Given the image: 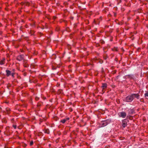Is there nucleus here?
<instances>
[{
  "instance_id": "nucleus-1",
  "label": "nucleus",
  "mask_w": 148,
  "mask_h": 148,
  "mask_svg": "<svg viewBox=\"0 0 148 148\" xmlns=\"http://www.w3.org/2000/svg\"><path fill=\"white\" fill-rule=\"evenodd\" d=\"M110 122L111 120L110 119H108L101 122L100 123V125L101 126V127L105 126L110 123Z\"/></svg>"
},
{
  "instance_id": "nucleus-2",
  "label": "nucleus",
  "mask_w": 148,
  "mask_h": 148,
  "mask_svg": "<svg viewBox=\"0 0 148 148\" xmlns=\"http://www.w3.org/2000/svg\"><path fill=\"white\" fill-rule=\"evenodd\" d=\"M125 101L127 102H131L133 100V98L131 95H128L127 97L125 99Z\"/></svg>"
},
{
  "instance_id": "nucleus-3",
  "label": "nucleus",
  "mask_w": 148,
  "mask_h": 148,
  "mask_svg": "<svg viewBox=\"0 0 148 148\" xmlns=\"http://www.w3.org/2000/svg\"><path fill=\"white\" fill-rule=\"evenodd\" d=\"M132 97L133 98V99H134L135 98H136L137 99H138L140 98V95L138 93L135 94L133 93L131 95Z\"/></svg>"
},
{
  "instance_id": "nucleus-4",
  "label": "nucleus",
  "mask_w": 148,
  "mask_h": 148,
  "mask_svg": "<svg viewBox=\"0 0 148 148\" xmlns=\"http://www.w3.org/2000/svg\"><path fill=\"white\" fill-rule=\"evenodd\" d=\"M128 120L126 119H124L122 121V126L123 127H126L127 126V123Z\"/></svg>"
},
{
  "instance_id": "nucleus-5",
  "label": "nucleus",
  "mask_w": 148,
  "mask_h": 148,
  "mask_svg": "<svg viewBox=\"0 0 148 148\" xmlns=\"http://www.w3.org/2000/svg\"><path fill=\"white\" fill-rule=\"evenodd\" d=\"M119 116L123 118H125L126 116V113L124 112H121Z\"/></svg>"
},
{
  "instance_id": "nucleus-6",
  "label": "nucleus",
  "mask_w": 148,
  "mask_h": 148,
  "mask_svg": "<svg viewBox=\"0 0 148 148\" xmlns=\"http://www.w3.org/2000/svg\"><path fill=\"white\" fill-rule=\"evenodd\" d=\"M24 59V56L23 55H21L18 56L17 58V59L18 60L20 61L23 60Z\"/></svg>"
},
{
  "instance_id": "nucleus-7",
  "label": "nucleus",
  "mask_w": 148,
  "mask_h": 148,
  "mask_svg": "<svg viewBox=\"0 0 148 148\" xmlns=\"http://www.w3.org/2000/svg\"><path fill=\"white\" fill-rule=\"evenodd\" d=\"M5 71L6 73V75L8 77L11 75V73L10 71L8 70H6Z\"/></svg>"
},
{
  "instance_id": "nucleus-8",
  "label": "nucleus",
  "mask_w": 148,
  "mask_h": 148,
  "mask_svg": "<svg viewBox=\"0 0 148 148\" xmlns=\"http://www.w3.org/2000/svg\"><path fill=\"white\" fill-rule=\"evenodd\" d=\"M107 87V84L106 83H103L102 84L101 87L103 89H105Z\"/></svg>"
},
{
  "instance_id": "nucleus-9",
  "label": "nucleus",
  "mask_w": 148,
  "mask_h": 148,
  "mask_svg": "<svg viewBox=\"0 0 148 148\" xmlns=\"http://www.w3.org/2000/svg\"><path fill=\"white\" fill-rule=\"evenodd\" d=\"M128 77L130 79H134V76L133 75H127Z\"/></svg>"
},
{
  "instance_id": "nucleus-10",
  "label": "nucleus",
  "mask_w": 148,
  "mask_h": 148,
  "mask_svg": "<svg viewBox=\"0 0 148 148\" xmlns=\"http://www.w3.org/2000/svg\"><path fill=\"white\" fill-rule=\"evenodd\" d=\"M66 121V120L65 119H64L61 120L60 122L62 123H64Z\"/></svg>"
},
{
  "instance_id": "nucleus-11",
  "label": "nucleus",
  "mask_w": 148,
  "mask_h": 148,
  "mask_svg": "<svg viewBox=\"0 0 148 148\" xmlns=\"http://www.w3.org/2000/svg\"><path fill=\"white\" fill-rule=\"evenodd\" d=\"M45 132L48 134H49L50 133L49 130L48 129H46L45 131Z\"/></svg>"
},
{
  "instance_id": "nucleus-12",
  "label": "nucleus",
  "mask_w": 148,
  "mask_h": 148,
  "mask_svg": "<svg viewBox=\"0 0 148 148\" xmlns=\"http://www.w3.org/2000/svg\"><path fill=\"white\" fill-rule=\"evenodd\" d=\"M5 59H4L3 60H1L0 61V64L1 65H2L4 64V63L3 62L4 61Z\"/></svg>"
},
{
  "instance_id": "nucleus-13",
  "label": "nucleus",
  "mask_w": 148,
  "mask_h": 148,
  "mask_svg": "<svg viewBox=\"0 0 148 148\" xmlns=\"http://www.w3.org/2000/svg\"><path fill=\"white\" fill-rule=\"evenodd\" d=\"M145 97H148V92L147 91L145 94Z\"/></svg>"
},
{
  "instance_id": "nucleus-14",
  "label": "nucleus",
  "mask_w": 148,
  "mask_h": 148,
  "mask_svg": "<svg viewBox=\"0 0 148 148\" xmlns=\"http://www.w3.org/2000/svg\"><path fill=\"white\" fill-rule=\"evenodd\" d=\"M14 73H11V75H12V77H14Z\"/></svg>"
},
{
  "instance_id": "nucleus-15",
  "label": "nucleus",
  "mask_w": 148,
  "mask_h": 148,
  "mask_svg": "<svg viewBox=\"0 0 148 148\" xmlns=\"http://www.w3.org/2000/svg\"><path fill=\"white\" fill-rule=\"evenodd\" d=\"M94 22L95 23V24H99V23H97L96 22V21H95V19H94Z\"/></svg>"
},
{
  "instance_id": "nucleus-16",
  "label": "nucleus",
  "mask_w": 148,
  "mask_h": 148,
  "mask_svg": "<svg viewBox=\"0 0 148 148\" xmlns=\"http://www.w3.org/2000/svg\"><path fill=\"white\" fill-rule=\"evenodd\" d=\"M33 141H31L30 142V145H32L33 144Z\"/></svg>"
},
{
  "instance_id": "nucleus-17",
  "label": "nucleus",
  "mask_w": 148,
  "mask_h": 148,
  "mask_svg": "<svg viewBox=\"0 0 148 148\" xmlns=\"http://www.w3.org/2000/svg\"><path fill=\"white\" fill-rule=\"evenodd\" d=\"M65 119L66 120V121L67 120H69V118H66Z\"/></svg>"
},
{
  "instance_id": "nucleus-18",
  "label": "nucleus",
  "mask_w": 148,
  "mask_h": 148,
  "mask_svg": "<svg viewBox=\"0 0 148 148\" xmlns=\"http://www.w3.org/2000/svg\"><path fill=\"white\" fill-rule=\"evenodd\" d=\"M39 99V98L38 97H36V100H38Z\"/></svg>"
},
{
  "instance_id": "nucleus-19",
  "label": "nucleus",
  "mask_w": 148,
  "mask_h": 148,
  "mask_svg": "<svg viewBox=\"0 0 148 148\" xmlns=\"http://www.w3.org/2000/svg\"><path fill=\"white\" fill-rule=\"evenodd\" d=\"M14 128L15 129L16 128V126H14Z\"/></svg>"
},
{
  "instance_id": "nucleus-20",
  "label": "nucleus",
  "mask_w": 148,
  "mask_h": 148,
  "mask_svg": "<svg viewBox=\"0 0 148 148\" xmlns=\"http://www.w3.org/2000/svg\"><path fill=\"white\" fill-rule=\"evenodd\" d=\"M126 29L127 30L128 29Z\"/></svg>"
}]
</instances>
